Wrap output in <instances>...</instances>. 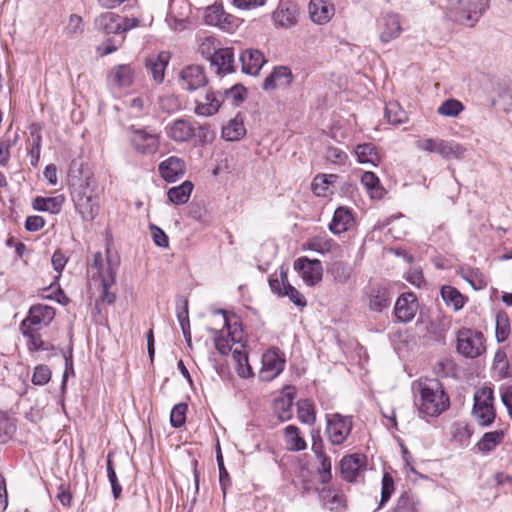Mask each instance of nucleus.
I'll use <instances>...</instances> for the list:
<instances>
[{
  "instance_id": "obj_1",
  "label": "nucleus",
  "mask_w": 512,
  "mask_h": 512,
  "mask_svg": "<svg viewBox=\"0 0 512 512\" xmlns=\"http://www.w3.org/2000/svg\"><path fill=\"white\" fill-rule=\"evenodd\" d=\"M420 398L415 400L421 417H436L446 411L450 400L442 383L437 379L418 381Z\"/></svg>"
},
{
  "instance_id": "obj_2",
  "label": "nucleus",
  "mask_w": 512,
  "mask_h": 512,
  "mask_svg": "<svg viewBox=\"0 0 512 512\" xmlns=\"http://www.w3.org/2000/svg\"><path fill=\"white\" fill-rule=\"evenodd\" d=\"M446 16L457 23L474 26L489 8L490 0H445Z\"/></svg>"
},
{
  "instance_id": "obj_3",
  "label": "nucleus",
  "mask_w": 512,
  "mask_h": 512,
  "mask_svg": "<svg viewBox=\"0 0 512 512\" xmlns=\"http://www.w3.org/2000/svg\"><path fill=\"white\" fill-rule=\"evenodd\" d=\"M129 143L139 154H155L160 145V135L155 130L131 125L127 128Z\"/></svg>"
},
{
  "instance_id": "obj_4",
  "label": "nucleus",
  "mask_w": 512,
  "mask_h": 512,
  "mask_svg": "<svg viewBox=\"0 0 512 512\" xmlns=\"http://www.w3.org/2000/svg\"><path fill=\"white\" fill-rule=\"evenodd\" d=\"M484 342L485 338L482 332L462 328L457 332L456 349L462 356L474 359L485 352L486 347Z\"/></svg>"
},
{
  "instance_id": "obj_5",
  "label": "nucleus",
  "mask_w": 512,
  "mask_h": 512,
  "mask_svg": "<svg viewBox=\"0 0 512 512\" xmlns=\"http://www.w3.org/2000/svg\"><path fill=\"white\" fill-rule=\"evenodd\" d=\"M353 428L352 416H345L340 413L326 415V434L329 442L334 446L345 443Z\"/></svg>"
},
{
  "instance_id": "obj_6",
  "label": "nucleus",
  "mask_w": 512,
  "mask_h": 512,
  "mask_svg": "<svg viewBox=\"0 0 512 512\" xmlns=\"http://www.w3.org/2000/svg\"><path fill=\"white\" fill-rule=\"evenodd\" d=\"M76 211L85 221H92L98 214V202L86 186L74 188L71 192Z\"/></svg>"
},
{
  "instance_id": "obj_7",
  "label": "nucleus",
  "mask_w": 512,
  "mask_h": 512,
  "mask_svg": "<svg viewBox=\"0 0 512 512\" xmlns=\"http://www.w3.org/2000/svg\"><path fill=\"white\" fill-rule=\"evenodd\" d=\"M197 129L204 130L205 128L201 125L196 127V122L186 117L177 118L165 127L166 135L176 143L191 141L195 137Z\"/></svg>"
},
{
  "instance_id": "obj_8",
  "label": "nucleus",
  "mask_w": 512,
  "mask_h": 512,
  "mask_svg": "<svg viewBox=\"0 0 512 512\" xmlns=\"http://www.w3.org/2000/svg\"><path fill=\"white\" fill-rule=\"evenodd\" d=\"M284 366L285 357L280 349H268L262 355V368L260 370V378L263 381H271L283 371Z\"/></svg>"
},
{
  "instance_id": "obj_9",
  "label": "nucleus",
  "mask_w": 512,
  "mask_h": 512,
  "mask_svg": "<svg viewBox=\"0 0 512 512\" xmlns=\"http://www.w3.org/2000/svg\"><path fill=\"white\" fill-rule=\"evenodd\" d=\"M294 269L308 286H314L322 280L323 267L318 259H309L306 256L299 257L294 262Z\"/></svg>"
},
{
  "instance_id": "obj_10",
  "label": "nucleus",
  "mask_w": 512,
  "mask_h": 512,
  "mask_svg": "<svg viewBox=\"0 0 512 512\" xmlns=\"http://www.w3.org/2000/svg\"><path fill=\"white\" fill-rule=\"evenodd\" d=\"M418 310V301L414 293L401 294L394 305L393 313L396 319L402 323L413 320Z\"/></svg>"
},
{
  "instance_id": "obj_11",
  "label": "nucleus",
  "mask_w": 512,
  "mask_h": 512,
  "mask_svg": "<svg viewBox=\"0 0 512 512\" xmlns=\"http://www.w3.org/2000/svg\"><path fill=\"white\" fill-rule=\"evenodd\" d=\"M54 317L55 309L53 307L44 304H35L30 307L28 315L22 320L20 327H46L53 321Z\"/></svg>"
},
{
  "instance_id": "obj_12",
  "label": "nucleus",
  "mask_w": 512,
  "mask_h": 512,
  "mask_svg": "<svg viewBox=\"0 0 512 512\" xmlns=\"http://www.w3.org/2000/svg\"><path fill=\"white\" fill-rule=\"evenodd\" d=\"M210 67L218 75L234 73L236 71L234 48L221 47L217 52H214Z\"/></svg>"
},
{
  "instance_id": "obj_13",
  "label": "nucleus",
  "mask_w": 512,
  "mask_h": 512,
  "mask_svg": "<svg viewBox=\"0 0 512 512\" xmlns=\"http://www.w3.org/2000/svg\"><path fill=\"white\" fill-rule=\"evenodd\" d=\"M365 467L366 456L359 453L346 455L340 461V472L347 482H354Z\"/></svg>"
},
{
  "instance_id": "obj_14",
  "label": "nucleus",
  "mask_w": 512,
  "mask_h": 512,
  "mask_svg": "<svg viewBox=\"0 0 512 512\" xmlns=\"http://www.w3.org/2000/svg\"><path fill=\"white\" fill-rule=\"evenodd\" d=\"M293 78L292 71L289 67L282 65L276 66L265 78L262 88L264 91L288 88L292 84Z\"/></svg>"
},
{
  "instance_id": "obj_15",
  "label": "nucleus",
  "mask_w": 512,
  "mask_h": 512,
  "mask_svg": "<svg viewBox=\"0 0 512 512\" xmlns=\"http://www.w3.org/2000/svg\"><path fill=\"white\" fill-rule=\"evenodd\" d=\"M182 87L189 91H194L205 86L208 82L204 68L199 65H189L180 73Z\"/></svg>"
},
{
  "instance_id": "obj_16",
  "label": "nucleus",
  "mask_w": 512,
  "mask_h": 512,
  "mask_svg": "<svg viewBox=\"0 0 512 512\" xmlns=\"http://www.w3.org/2000/svg\"><path fill=\"white\" fill-rule=\"evenodd\" d=\"M185 162L183 159L170 156L158 166L160 176L169 183L175 182L185 174Z\"/></svg>"
},
{
  "instance_id": "obj_17",
  "label": "nucleus",
  "mask_w": 512,
  "mask_h": 512,
  "mask_svg": "<svg viewBox=\"0 0 512 512\" xmlns=\"http://www.w3.org/2000/svg\"><path fill=\"white\" fill-rule=\"evenodd\" d=\"M297 16V6L290 1H281L277 9L272 13V19L275 25L283 28H289L296 25Z\"/></svg>"
},
{
  "instance_id": "obj_18",
  "label": "nucleus",
  "mask_w": 512,
  "mask_h": 512,
  "mask_svg": "<svg viewBox=\"0 0 512 512\" xmlns=\"http://www.w3.org/2000/svg\"><path fill=\"white\" fill-rule=\"evenodd\" d=\"M224 100L221 91H207L205 101H196L194 112L198 116L209 117L216 114Z\"/></svg>"
},
{
  "instance_id": "obj_19",
  "label": "nucleus",
  "mask_w": 512,
  "mask_h": 512,
  "mask_svg": "<svg viewBox=\"0 0 512 512\" xmlns=\"http://www.w3.org/2000/svg\"><path fill=\"white\" fill-rule=\"evenodd\" d=\"M239 60L242 64V72L251 76L259 74L266 62L263 53L257 49H247L240 54Z\"/></svg>"
},
{
  "instance_id": "obj_20",
  "label": "nucleus",
  "mask_w": 512,
  "mask_h": 512,
  "mask_svg": "<svg viewBox=\"0 0 512 512\" xmlns=\"http://www.w3.org/2000/svg\"><path fill=\"white\" fill-rule=\"evenodd\" d=\"M334 13L335 9L331 0H310L309 14L314 23L325 24L331 20Z\"/></svg>"
},
{
  "instance_id": "obj_21",
  "label": "nucleus",
  "mask_w": 512,
  "mask_h": 512,
  "mask_svg": "<svg viewBox=\"0 0 512 512\" xmlns=\"http://www.w3.org/2000/svg\"><path fill=\"white\" fill-rule=\"evenodd\" d=\"M121 16L113 13V12H104L97 16L94 20L95 29L103 34H120L121 28L120 26Z\"/></svg>"
},
{
  "instance_id": "obj_22",
  "label": "nucleus",
  "mask_w": 512,
  "mask_h": 512,
  "mask_svg": "<svg viewBox=\"0 0 512 512\" xmlns=\"http://www.w3.org/2000/svg\"><path fill=\"white\" fill-rule=\"evenodd\" d=\"M382 30L380 40L383 43H389L397 38L401 33L400 17L395 13H387L381 19Z\"/></svg>"
},
{
  "instance_id": "obj_23",
  "label": "nucleus",
  "mask_w": 512,
  "mask_h": 512,
  "mask_svg": "<svg viewBox=\"0 0 512 512\" xmlns=\"http://www.w3.org/2000/svg\"><path fill=\"white\" fill-rule=\"evenodd\" d=\"M169 52L162 51L156 56H150L146 60V67L150 70L153 79L157 83H161L165 77V69L169 63Z\"/></svg>"
},
{
  "instance_id": "obj_24",
  "label": "nucleus",
  "mask_w": 512,
  "mask_h": 512,
  "mask_svg": "<svg viewBox=\"0 0 512 512\" xmlns=\"http://www.w3.org/2000/svg\"><path fill=\"white\" fill-rule=\"evenodd\" d=\"M354 221L352 211L346 207H338L329 224V230L333 234L346 232Z\"/></svg>"
},
{
  "instance_id": "obj_25",
  "label": "nucleus",
  "mask_w": 512,
  "mask_h": 512,
  "mask_svg": "<svg viewBox=\"0 0 512 512\" xmlns=\"http://www.w3.org/2000/svg\"><path fill=\"white\" fill-rule=\"evenodd\" d=\"M64 201L65 198L63 195L53 197L37 196L32 202V207L37 211L58 214L62 209Z\"/></svg>"
},
{
  "instance_id": "obj_26",
  "label": "nucleus",
  "mask_w": 512,
  "mask_h": 512,
  "mask_svg": "<svg viewBox=\"0 0 512 512\" xmlns=\"http://www.w3.org/2000/svg\"><path fill=\"white\" fill-rule=\"evenodd\" d=\"M217 313L223 315L224 326L227 327L228 330H230V325L227 319L226 311L223 309H219L217 310ZM235 334V331H229L228 337L226 338L221 336L215 337V347L220 354L228 355L232 351V346L236 343H240L241 339L237 338Z\"/></svg>"
},
{
  "instance_id": "obj_27",
  "label": "nucleus",
  "mask_w": 512,
  "mask_h": 512,
  "mask_svg": "<svg viewBox=\"0 0 512 512\" xmlns=\"http://www.w3.org/2000/svg\"><path fill=\"white\" fill-rule=\"evenodd\" d=\"M293 400L294 393L290 391L285 392L284 396L278 397L274 400L273 409L281 422L288 421L292 418Z\"/></svg>"
},
{
  "instance_id": "obj_28",
  "label": "nucleus",
  "mask_w": 512,
  "mask_h": 512,
  "mask_svg": "<svg viewBox=\"0 0 512 512\" xmlns=\"http://www.w3.org/2000/svg\"><path fill=\"white\" fill-rule=\"evenodd\" d=\"M391 303L389 291L381 286L373 287L369 293V308L376 312H382Z\"/></svg>"
},
{
  "instance_id": "obj_29",
  "label": "nucleus",
  "mask_w": 512,
  "mask_h": 512,
  "mask_svg": "<svg viewBox=\"0 0 512 512\" xmlns=\"http://www.w3.org/2000/svg\"><path fill=\"white\" fill-rule=\"evenodd\" d=\"M194 185L191 181L186 180L178 186L171 187L167 191V197L170 203L174 205H183L188 202Z\"/></svg>"
},
{
  "instance_id": "obj_30",
  "label": "nucleus",
  "mask_w": 512,
  "mask_h": 512,
  "mask_svg": "<svg viewBox=\"0 0 512 512\" xmlns=\"http://www.w3.org/2000/svg\"><path fill=\"white\" fill-rule=\"evenodd\" d=\"M354 152L357 161L361 164H371L372 166H377L380 162L379 153L373 143L358 144Z\"/></svg>"
},
{
  "instance_id": "obj_31",
  "label": "nucleus",
  "mask_w": 512,
  "mask_h": 512,
  "mask_svg": "<svg viewBox=\"0 0 512 512\" xmlns=\"http://www.w3.org/2000/svg\"><path fill=\"white\" fill-rule=\"evenodd\" d=\"M116 272L112 267L110 259H107L106 274H100V280L102 284L101 299L107 304H113L116 300V295L109 291L110 287L115 283Z\"/></svg>"
},
{
  "instance_id": "obj_32",
  "label": "nucleus",
  "mask_w": 512,
  "mask_h": 512,
  "mask_svg": "<svg viewBox=\"0 0 512 512\" xmlns=\"http://www.w3.org/2000/svg\"><path fill=\"white\" fill-rule=\"evenodd\" d=\"M284 437L289 451L298 452L307 447L306 441L300 436L299 428L295 425H288L284 428Z\"/></svg>"
},
{
  "instance_id": "obj_33",
  "label": "nucleus",
  "mask_w": 512,
  "mask_h": 512,
  "mask_svg": "<svg viewBox=\"0 0 512 512\" xmlns=\"http://www.w3.org/2000/svg\"><path fill=\"white\" fill-rule=\"evenodd\" d=\"M246 128L242 118L235 117L222 128V137L226 141H237L244 137Z\"/></svg>"
},
{
  "instance_id": "obj_34",
  "label": "nucleus",
  "mask_w": 512,
  "mask_h": 512,
  "mask_svg": "<svg viewBox=\"0 0 512 512\" xmlns=\"http://www.w3.org/2000/svg\"><path fill=\"white\" fill-rule=\"evenodd\" d=\"M503 438L504 432L502 430L486 432L476 444V447L480 452L487 454L493 451L502 442Z\"/></svg>"
},
{
  "instance_id": "obj_35",
  "label": "nucleus",
  "mask_w": 512,
  "mask_h": 512,
  "mask_svg": "<svg viewBox=\"0 0 512 512\" xmlns=\"http://www.w3.org/2000/svg\"><path fill=\"white\" fill-rule=\"evenodd\" d=\"M244 345H242L240 348L236 347L235 349H232V357L233 360L237 364V373L242 378H249L253 376V370L248 362V355L244 351Z\"/></svg>"
},
{
  "instance_id": "obj_36",
  "label": "nucleus",
  "mask_w": 512,
  "mask_h": 512,
  "mask_svg": "<svg viewBox=\"0 0 512 512\" xmlns=\"http://www.w3.org/2000/svg\"><path fill=\"white\" fill-rule=\"evenodd\" d=\"M109 77L118 87H129L133 83V69L129 64H122L115 67Z\"/></svg>"
},
{
  "instance_id": "obj_37",
  "label": "nucleus",
  "mask_w": 512,
  "mask_h": 512,
  "mask_svg": "<svg viewBox=\"0 0 512 512\" xmlns=\"http://www.w3.org/2000/svg\"><path fill=\"white\" fill-rule=\"evenodd\" d=\"M361 184L367 189L371 198L380 199L384 189L375 173L366 171L361 176Z\"/></svg>"
},
{
  "instance_id": "obj_38",
  "label": "nucleus",
  "mask_w": 512,
  "mask_h": 512,
  "mask_svg": "<svg viewBox=\"0 0 512 512\" xmlns=\"http://www.w3.org/2000/svg\"><path fill=\"white\" fill-rule=\"evenodd\" d=\"M441 296L446 305L452 306L455 311L462 309L465 304L464 296L455 287L443 286Z\"/></svg>"
},
{
  "instance_id": "obj_39",
  "label": "nucleus",
  "mask_w": 512,
  "mask_h": 512,
  "mask_svg": "<svg viewBox=\"0 0 512 512\" xmlns=\"http://www.w3.org/2000/svg\"><path fill=\"white\" fill-rule=\"evenodd\" d=\"M510 318L504 310H500L496 314L495 336L498 343H503L508 339L510 334Z\"/></svg>"
},
{
  "instance_id": "obj_40",
  "label": "nucleus",
  "mask_w": 512,
  "mask_h": 512,
  "mask_svg": "<svg viewBox=\"0 0 512 512\" xmlns=\"http://www.w3.org/2000/svg\"><path fill=\"white\" fill-rule=\"evenodd\" d=\"M22 329V335L24 338L27 339V348L28 351L33 352H39L40 348H43V339L41 337V334L39 332L40 327H20Z\"/></svg>"
},
{
  "instance_id": "obj_41",
  "label": "nucleus",
  "mask_w": 512,
  "mask_h": 512,
  "mask_svg": "<svg viewBox=\"0 0 512 512\" xmlns=\"http://www.w3.org/2000/svg\"><path fill=\"white\" fill-rule=\"evenodd\" d=\"M493 369L496 371L499 379L511 378L512 370L507 358V354L503 349H498L493 360Z\"/></svg>"
},
{
  "instance_id": "obj_42",
  "label": "nucleus",
  "mask_w": 512,
  "mask_h": 512,
  "mask_svg": "<svg viewBox=\"0 0 512 512\" xmlns=\"http://www.w3.org/2000/svg\"><path fill=\"white\" fill-rule=\"evenodd\" d=\"M297 414L299 421L304 424L313 425L316 421L315 406L309 399H303L297 403Z\"/></svg>"
},
{
  "instance_id": "obj_43",
  "label": "nucleus",
  "mask_w": 512,
  "mask_h": 512,
  "mask_svg": "<svg viewBox=\"0 0 512 512\" xmlns=\"http://www.w3.org/2000/svg\"><path fill=\"white\" fill-rule=\"evenodd\" d=\"M389 512H418V501L413 494L403 492Z\"/></svg>"
},
{
  "instance_id": "obj_44",
  "label": "nucleus",
  "mask_w": 512,
  "mask_h": 512,
  "mask_svg": "<svg viewBox=\"0 0 512 512\" xmlns=\"http://www.w3.org/2000/svg\"><path fill=\"white\" fill-rule=\"evenodd\" d=\"M338 178L335 174H318L312 182V190L315 195L326 197L329 185Z\"/></svg>"
},
{
  "instance_id": "obj_45",
  "label": "nucleus",
  "mask_w": 512,
  "mask_h": 512,
  "mask_svg": "<svg viewBox=\"0 0 512 512\" xmlns=\"http://www.w3.org/2000/svg\"><path fill=\"white\" fill-rule=\"evenodd\" d=\"M394 490V479L390 473L385 472L382 476L381 498L373 512L379 511L390 500Z\"/></svg>"
},
{
  "instance_id": "obj_46",
  "label": "nucleus",
  "mask_w": 512,
  "mask_h": 512,
  "mask_svg": "<svg viewBox=\"0 0 512 512\" xmlns=\"http://www.w3.org/2000/svg\"><path fill=\"white\" fill-rule=\"evenodd\" d=\"M467 149L455 141H443L440 156L444 159H462Z\"/></svg>"
},
{
  "instance_id": "obj_47",
  "label": "nucleus",
  "mask_w": 512,
  "mask_h": 512,
  "mask_svg": "<svg viewBox=\"0 0 512 512\" xmlns=\"http://www.w3.org/2000/svg\"><path fill=\"white\" fill-rule=\"evenodd\" d=\"M315 457L319 461V466L317 467L319 480L322 484H327L332 479L331 459L325 452H323L321 454H317V455H315Z\"/></svg>"
},
{
  "instance_id": "obj_48",
  "label": "nucleus",
  "mask_w": 512,
  "mask_h": 512,
  "mask_svg": "<svg viewBox=\"0 0 512 512\" xmlns=\"http://www.w3.org/2000/svg\"><path fill=\"white\" fill-rule=\"evenodd\" d=\"M330 273L336 282L344 284L351 277L352 267L346 262L336 261L332 264Z\"/></svg>"
},
{
  "instance_id": "obj_49",
  "label": "nucleus",
  "mask_w": 512,
  "mask_h": 512,
  "mask_svg": "<svg viewBox=\"0 0 512 512\" xmlns=\"http://www.w3.org/2000/svg\"><path fill=\"white\" fill-rule=\"evenodd\" d=\"M385 117L388 122L393 125H398L406 121V112L401 108L397 102H389L385 107Z\"/></svg>"
},
{
  "instance_id": "obj_50",
  "label": "nucleus",
  "mask_w": 512,
  "mask_h": 512,
  "mask_svg": "<svg viewBox=\"0 0 512 512\" xmlns=\"http://www.w3.org/2000/svg\"><path fill=\"white\" fill-rule=\"evenodd\" d=\"M493 104L503 111L512 110V83L500 87L498 96L493 101Z\"/></svg>"
},
{
  "instance_id": "obj_51",
  "label": "nucleus",
  "mask_w": 512,
  "mask_h": 512,
  "mask_svg": "<svg viewBox=\"0 0 512 512\" xmlns=\"http://www.w3.org/2000/svg\"><path fill=\"white\" fill-rule=\"evenodd\" d=\"M464 110L463 104L457 99L445 100L437 109L440 115L447 117H457Z\"/></svg>"
},
{
  "instance_id": "obj_52",
  "label": "nucleus",
  "mask_w": 512,
  "mask_h": 512,
  "mask_svg": "<svg viewBox=\"0 0 512 512\" xmlns=\"http://www.w3.org/2000/svg\"><path fill=\"white\" fill-rule=\"evenodd\" d=\"M333 243L332 239L314 237L307 241L303 248L319 254H326L331 251Z\"/></svg>"
},
{
  "instance_id": "obj_53",
  "label": "nucleus",
  "mask_w": 512,
  "mask_h": 512,
  "mask_svg": "<svg viewBox=\"0 0 512 512\" xmlns=\"http://www.w3.org/2000/svg\"><path fill=\"white\" fill-rule=\"evenodd\" d=\"M472 435L470 426L465 422H456L453 425L452 437L461 446H466Z\"/></svg>"
},
{
  "instance_id": "obj_54",
  "label": "nucleus",
  "mask_w": 512,
  "mask_h": 512,
  "mask_svg": "<svg viewBox=\"0 0 512 512\" xmlns=\"http://www.w3.org/2000/svg\"><path fill=\"white\" fill-rule=\"evenodd\" d=\"M188 405L186 403L176 404L170 413V424L173 428H181L186 421Z\"/></svg>"
},
{
  "instance_id": "obj_55",
  "label": "nucleus",
  "mask_w": 512,
  "mask_h": 512,
  "mask_svg": "<svg viewBox=\"0 0 512 512\" xmlns=\"http://www.w3.org/2000/svg\"><path fill=\"white\" fill-rule=\"evenodd\" d=\"M224 12L222 3H213L205 10V23L211 26H216V24H219L221 17L224 16Z\"/></svg>"
},
{
  "instance_id": "obj_56",
  "label": "nucleus",
  "mask_w": 512,
  "mask_h": 512,
  "mask_svg": "<svg viewBox=\"0 0 512 512\" xmlns=\"http://www.w3.org/2000/svg\"><path fill=\"white\" fill-rule=\"evenodd\" d=\"M322 498L331 511H338L345 506V497L341 493H332L330 490L323 491Z\"/></svg>"
},
{
  "instance_id": "obj_57",
  "label": "nucleus",
  "mask_w": 512,
  "mask_h": 512,
  "mask_svg": "<svg viewBox=\"0 0 512 512\" xmlns=\"http://www.w3.org/2000/svg\"><path fill=\"white\" fill-rule=\"evenodd\" d=\"M472 413L481 426H490L496 416L493 407H473Z\"/></svg>"
},
{
  "instance_id": "obj_58",
  "label": "nucleus",
  "mask_w": 512,
  "mask_h": 512,
  "mask_svg": "<svg viewBox=\"0 0 512 512\" xmlns=\"http://www.w3.org/2000/svg\"><path fill=\"white\" fill-rule=\"evenodd\" d=\"M493 391L490 388L484 387L478 389L474 394L473 407H493Z\"/></svg>"
},
{
  "instance_id": "obj_59",
  "label": "nucleus",
  "mask_w": 512,
  "mask_h": 512,
  "mask_svg": "<svg viewBox=\"0 0 512 512\" xmlns=\"http://www.w3.org/2000/svg\"><path fill=\"white\" fill-rule=\"evenodd\" d=\"M219 46V42L214 37H205L201 44L199 45V53L206 58L209 62L213 58L214 52H217Z\"/></svg>"
},
{
  "instance_id": "obj_60",
  "label": "nucleus",
  "mask_w": 512,
  "mask_h": 512,
  "mask_svg": "<svg viewBox=\"0 0 512 512\" xmlns=\"http://www.w3.org/2000/svg\"><path fill=\"white\" fill-rule=\"evenodd\" d=\"M281 297H288L289 300L296 305L297 307H305L307 305V301L303 294H301L294 286L290 283H286L283 287V292Z\"/></svg>"
},
{
  "instance_id": "obj_61",
  "label": "nucleus",
  "mask_w": 512,
  "mask_h": 512,
  "mask_svg": "<svg viewBox=\"0 0 512 512\" xmlns=\"http://www.w3.org/2000/svg\"><path fill=\"white\" fill-rule=\"evenodd\" d=\"M51 262L54 270L57 272V275L54 277V282L50 284L48 289H52L55 283H58L61 273L67 263V258L61 250H56L52 255Z\"/></svg>"
},
{
  "instance_id": "obj_62",
  "label": "nucleus",
  "mask_w": 512,
  "mask_h": 512,
  "mask_svg": "<svg viewBox=\"0 0 512 512\" xmlns=\"http://www.w3.org/2000/svg\"><path fill=\"white\" fill-rule=\"evenodd\" d=\"M51 379V370L46 365H38L34 368L32 375V383L34 385L43 386Z\"/></svg>"
},
{
  "instance_id": "obj_63",
  "label": "nucleus",
  "mask_w": 512,
  "mask_h": 512,
  "mask_svg": "<svg viewBox=\"0 0 512 512\" xmlns=\"http://www.w3.org/2000/svg\"><path fill=\"white\" fill-rule=\"evenodd\" d=\"M443 139L427 138L417 142V148L430 153H437L440 155Z\"/></svg>"
},
{
  "instance_id": "obj_64",
  "label": "nucleus",
  "mask_w": 512,
  "mask_h": 512,
  "mask_svg": "<svg viewBox=\"0 0 512 512\" xmlns=\"http://www.w3.org/2000/svg\"><path fill=\"white\" fill-rule=\"evenodd\" d=\"M223 97H231L233 99V105H239L245 100L246 89L242 84H235L229 89H226L223 93Z\"/></svg>"
}]
</instances>
